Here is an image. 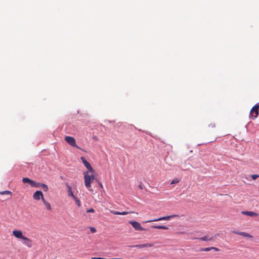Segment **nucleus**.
Returning a JSON list of instances; mask_svg holds the SVG:
<instances>
[{"instance_id": "28", "label": "nucleus", "mask_w": 259, "mask_h": 259, "mask_svg": "<svg viewBox=\"0 0 259 259\" xmlns=\"http://www.w3.org/2000/svg\"><path fill=\"white\" fill-rule=\"evenodd\" d=\"M95 212V210L92 208H91L89 209H88L87 210V212Z\"/></svg>"}, {"instance_id": "14", "label": "nucleus", "mask_w": 259, "mask_h": 259, "mask_svg": "<svg viewBox=\"0 0 259 259\" xmlns=\"http://www.w3.org/2000/svg\"><path fill=\"white\" fill-rule=\"evenodd\" d=\"M42 201L44 204L45 205L47 210H51L52 209V207L50 204L48 202H47L44 198H42Z\"/></svg>"}, {"instance_id": "3", "label": "nucleus", "mask_w": 259, "mask_h": 259, "mask_svg": "<svg viewBox=\"0 0 259 259\" xmlns=\"http://www.w3.org/2000/svg\"><path fill=\"white\" fill-rule=\"evenodd\" d=\"M65 140L70 146L72 147H75L77 149L82 150L81 148H80L76 144L75 140L73 137L70 136H66L65 137Z\"/></svg>"}, {"instance_id": "5", "label": "nucleus", "mask_w": 259, "mask_h": 259, "mask_svg": "<svg viewBox=\"0 0 259 259\" xmlns=\"http://www.w3.org/2000/svg\"><path fill=\"white\" fill-rule=\"evenodd\" d=\"M129 223L132 225L133 228H135L136 230L138 231H143L145 230V229L142 227L140 223L136 221H130Z\"/></svg>"}, {"instance_id": "25", "label": "nucleus", "mask_w": 259, "mask_h": 259, "mask_svg": "<svg viewBox=\"0 0 259 259\" xmlns=\"http://www.w3.org/2000/svg\"><path fill=\"white\" fill-rule=\"evenodd\" d=\"M211 250V248H210V247L203 248L201 249V250L203 251H208Z\"/></svg>"}, {"instance_id": "18", "label": "nucleus", "mask_w": 259, "mask_h": 259, "mask_svg": "<svg viewBox=\"0 0 259 259\" xmlns=\"http://www.w3.org/2000/svg\"><path fill=\"white\" fill-rule=\"evenodd\" d=\"M41 188L45 192L48 191V190L49 189L48 186L47 185L43 184V183H42V184H41Z\"/></svg>"}, {"instance_id": "32", "label": "nucleus", "mask_w": 259, "mask_h": 259, "mask_svg": "<svg viewBox=\"0 0 259 259\" xmlns=\"http://www.w3.org/2000/svg\"><path fill=\"white\" fill-rule=\"evenodd\" d=\"M209 126H211V127H215V124L214 123H211Z\"/></svg>"}, {"instance_id": "1", "label": "nucleus", "mask_w": 259, "mask_h": 259, "mask_svg": "<svg viewBox=\"0 0 259 259\" xmlns=\"http://www.w3.org/2000/svg\"><path fill=\"white\" fill-rule=\"evenodd\" d=\"M83 174L84 176V185L85 187L90 191L93 192V189L91 188V183L93 182L95 178L94 173H92L91 175H89L88 171H84Z\"/></svg>"}, {"instance_id": "13", "label": "nucleus", "mask_w": 259, "mask_h": 259, "mask_svg": "<svg viewBox=\"0 0 259 259\" xmlns=\"http://www.w3.org/2000/svg\"><path fill=\"white\" fill-rule=\"evenodd\" d=\"M214 237H209L207 236H205L201 238H199V239L201 241H213L214 240Z\"/></svg>"}, {"instance_id": "8", "label": "nucleus", "mask_w": 259, "mask_h": 259, "mask_svg": "<svg viewBox=\"0 0 259 259\" xmlns=\"http://www.w3.org/2000/svg\"><path fill=\"white\" fill-rule=\"evenodd\" d=\"M233 233L234 234L239 235H241L243 237L248 238L250 239L253 238V236L252 235H251L249 234L248 233L245 232H238V231H233Z\"/></svg>"}, {"instance_id": "29", "label": "nucleus", "mask_w": 259, "mask_h": 259, "mask_svg": "<svg viewBox=\"0 0 259 259\" xmlns=\"http://www.w3.org/2000/svg\"><path fill=\"white\" fill-rule=\"evenodd\" d=\"M210 248H211V250H214L215 251H220V249L219 248L215 247H210Z\"/></svg>"}, {"instance_id": "26", "label": "nucleus", "mask_w": 259, "mask_h": 259, "mask_svg": "<svg viewBox=\"0 0 259 259\" xmlns=\"http://www.w3.org/2000/svg\"><path fill=\"white\" fill-rule=\"evenodd\" d=\"M91 258H92V259H120V258H104L100 257H92Z\"/></svg>"}, {"instance_id": "20", "label": "nucleus", "mask_w": 259, "mask_h": 259, "mask_svg": "<svg viewBox=\"0 0 259 259\" xmlns=\"http://www.w3.org/2000/svg\"><path fill=\"white\" fill-rule=\"evenodd\" d=\"M76 202V204L78 206L80 207L81 205V202L80 200L75 196V198H73Z\"/></svg>"}, {"instance_id": "23", "label": "nucleus", "mask_w": 259, "mask_h": 259, "mask_svg": "<svg viewBox=\"0 0 259 259\" xmlns=\"http://www.w3.org/2000/svg\"><path fill=\"white\" fill-rule=\"evenodd\" d=\"M250 177L253 180H255L259 178V175H251Z\"/></svg>"}, {"instance_id": "16", "label": "nucleus", "mask_w": 259, "mask_h": 259, "mask_svg": "<svg viewBox=\"0 0 259 259\" xmlns=\"http://www.w3.org/2000/svg\"><path fill=\"white\" fill-rule=\"evenodd\" d=\"M84 165L90 172H91V173L95 172V170L92 168V166L91 165V164H90V163L89 162H88V163H85L84 164Z\"/></svg>"}, {"instance_id": "24", "label": "nucleus", "mask_w": 259, "mask_h": 259, "mask_svg": "<svg viewBox=\"0 0 259 259\" xmlns=\"http://www.w3.org/2000/svg\"><path fill=\"white\" fill-rule=\"evenodd\" d=\"M110 212L114 214H117V215H120V212L115 211L113 210H111Z\"/></svg>"}, {"instance_id": "33", "label": "nucleus", "mask_w": 259, "mask_h": 259, "mask_svg": "<svg viewBox=\"0 0 259 259\" xmlns=\"http://www.w3.org/2000/svg\"><path fill=\"white\" fill-rule=\"evenodd\" d=\"M139 188L140 189H143V187H142V186L141 185H139L138 186Z\"/></svg>"}, {"instance_id": "10", "label": "nucleus", "mask_w": 259, "mask_h": 259, "mask_svg": "<svg viewBox=\"0 0 259 259\" xmlns=\"http://www.w3.org/2000/svg\"><path fill=\"white\" fill-rule=\"evenodd\" d=\"M153 246V244L151 243H146V244H138L135 245L130 246L131 247H137L139 248H144V247H150Z\"/></svg>"}, {"instance_id": "17", "label": "nucleus", "mask_w": 259, "mask_h": 259, "mask_svg": "<svg viewBox=\"0 0 259 259\" xmlns=\"http://www.w3.org/2000/svg\"><path fill=\"white\" fill-rule=\"evenodd\" d=\"M152 227L153 228H156V229H163V230L168 229V227L166 226H152Z\"/></svg>"}, {"instance_id": "12", "label": "nucleus", "mask_w": 259, "mask_h": 259, "mask_svg": "<svg viewBox=\"0 0 259 259\" xmlns=\"http://www.w3.org/2000/svg\"><path fill=\"white\" fill-rule=\"evenodd\" d=\"M66 186L67 188L68 196L71 197L72 198H75V196L73 193L71 187L68 184V183H66Z\"/></svg>"}, {"instance_id": "2", "label": "nucleus", "mask_w": 259, "mask_h": 259, "mask_svg": "<svg viewBox=\"0 0 259 259\" xmlns=\"http://www.w3.org/2000/svg\"><path fill=\"white\" fill-rule=\"evenodd\" d=\"M258 108H259V104L255 105L251 109L250 111V117L254 119L256 118L258 115Z\"/></svg>"}, {"instance_id": "7", "label": "nucleus", "mask_w": 259, "mask_h": 259, "mask_svg": "<svg viewBox=\"0 0 259 259\" xmlns=\"http://www.w3.org/2000/svg\"><path fill=\"white\" fill-rule=\"evenodd\" d=\"M22 240H23V244L24 245L27 246L29 248L32 247V241L30 239L24 236Z\"/></svg>"}, {"instance_id": "19", "label": "nucleus", "mask_w": 259, "mask_h": 259, "mask_svg": "<svg viewBox=\"0 0 259 259\" xmlns=\"http://www.w3.org/2000/svg\"><path fill=\"white\" fill-rule=\"evenodd\" d=\"M41 184H42V183H36L35 181H33V184H32V187H36V188L41 187Z\"/></svg>"}, {"instance_id": "9", "label": "nucleus", "mask_w": 259, "mask_h": 259, "mask_svg": "<svg viewBox=\"0 0 259 259\" xmlns=\"http://www.w3.org/2000/svg\"><path fill=\"white\" fill-rule=\"evenodd\" d=\"M13 235L18 239H22L24 236L23 235L22 232L21 230H14L13 231Z\"/></svg>"}, {"instance_id": "11", "label": "nucleus", "mask_w": 259, "mask_h": 259, "mask_svg": "<svg viewBox=\"0 0 259 259\" xmlns=\"http://www.w3.org/2000/svg\"><path fill=\"white\" fill-rule=\"evenodd\" d=\"M241 213L249 217H257L258 213L251 211H243Z\"/></svg>"}, {"instance_id": "30", "label": "nucleus", "mask_w": 259, "mask_h": 259, "mask_svg": "<svg viewBox=\"0 0 259 259\" xmlns=\"http://www.w3.org/2000/svg\"><path fill=\"white\" fill-rule=\"evenodd\" d=\"M90 230L92 233H95L96 232V230L95 228L92 227L90 228Z\"/></svg>"}, {"instance_id": "15", "label": "nucleus", "mask_w": 259, "mask_h": 259, "mask_svg": "<svg viewBox=\"0 0 259 259\" xmlns=\"http://www.w3.org/2000/svg\"><path fill=\"white\" fill-rule=\"evenodd\" d=\"M33 180H30V179L28 178H23L22 179V182L24 183H29L31 186H32V184H33Z\"/></svg>"}, {"instance_id": "4", "label": "nucleus", "mask_w": 259, "mask_h": 259, "mask_svg": "<svg viewBox=\"0 0 259 259\" xmlns=\"http://www.w3.org/2000/svg\"><path fill=\"white\" fill-rule=\"evenodd\" d=\"M176 217H179V215L177 214H174L168 216L162 217L154 220L147 221L145 222V223H149L152 222H156L163 220H169L170 219Z\"/></svg>"}, {"instance_id": "6", "label": "nucleus", "mask_w": 259, "mask_h": 259, "mask_svg": "<svg viewBox=\"0 0 259 259\" xmlns=\"http://www.w3.org/2000/svg\"><path fill=\"white\" fill-rule=\"evenodd\" d=\"M33 198L34 200H39L42 198H44L43 194L41 191H36L33 195Z\"/></svg>"}, {"instance_id": "31", "label": "nucleus", "mask_w": 259, "mask_h": 259, "mask_svg": "<svg viewBox=\"0 0 259 259\" xmlns=\"http://www.w3.org/2000/svg\"><path fill=\"white\" fill-rule=\"evenodd\" d=\"M128 213H129V212L127 211H123V212H120V215H125Z\"/></svg>"}, {"instance_id": "21", "label": "nucleus", "mask_w": 259, "mask_h": 259, "mask_svg": "<svg viewBox=\"0 0 259 259\" xmlns=\"http://www.w3.org/2000/svg\"><path fill=\"white\" fill-rule=\"evenodd\" d=\"M0 194L2 195L11 194L12 192L10 191L6 190V191H2V192H0Z\"/></svg>"}, {"instance_id": "27", "label": "nucleus", "mask_w": 259, "mask_h": 259, "mask_svg": "<svg viewBox=\"0 0 259 259\" xmlns=\"http://www.w3.org/2000/svg\"><path fill=\"white\" fill-rule=\"evenodd\" d=\"M81 160L82 161V162L84 164H85V163H88V161H87V160L83 157H81Z\"/></svg>"}, {"instance_id": "22", "label": "nucleus", "mask_w": 259, "mask_h": 259, "mask_svg": "<svg viewBox=\"0 0 259 259\" xmlns=\"http://www.w3.org/2000/svg\"><path fill=\"white\" fill-rule=\"evenodd\" d=\"M179 180L178 179H175L171 182V184H177L179 182Z\"/></svg>"}]
</instances>
